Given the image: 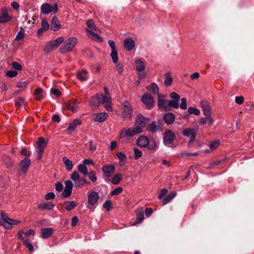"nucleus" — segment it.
Returning <instances> with one entry per match:
<instances>
[{"mask_svg":"<svg viewBox=\"0 0 254 254\" xmlns=\"http://www.w3.org/2000/svg\"><path fill=\"white\" fill-rule=\"evenodd\" d=\"M104 92L107 95H109V92H108V89L106 87L104 88ZM96 98L98 101V106L100 104L103 105L105 109L109 112L113 110V108L111 106L112 99L110 96H105L104 95H96L95 97H92V100H95Z\"/></svg>","mask_w":254,"mask_h":254,"instance_id":"obj_1","label":"nucleus"},{"mask_svg":"<svg viewBox=\"0 0 254 254\" xmlns=\"http://www.w3.org/2000/svg\"><path fill=\"white\" fill-rule=\"evenodd\" d=\"M77 44V39L71 37L64 42L62 46L60 49V52L62 54H65L72 50Z\"/></svg>","mask_w":254,"mask_h":254,"instance_id":"obj_2","label":"nucleus"},{"mask_svg":"<svg viewBox=\"0 0 254 254\" xmlns=\"http://www.w3.org/2000/svg\"><path fill=\"white\" fill-rule=\"evenodd\" d=\"M149 121L150 119L149 118H145L141 114L137 116L134 127L138 133L142 131L143 128Z\"/></svg>","mask_w":254,"mask_h":254,"instance_id":"obj_3","label":"nucleus"},{"mask_svg":"<svg viewBox=\"0 0 254 254\" xmlns=\"http://www.w3.org/2000/svg\"><path fill=\"white\" fill-rule=\"evenodd\" d=\"M1 220L0 225L3 226L6 229H11L13 225H17L20 221L16 220H13L8 217L3 212H1Z\"/></svg>","mask_w":254,"mask_h":254,"instance_id":"obj_4","label":"nucleus"},{"mask_svg":"<svg viewBox=\"0 0 254 254\" xmlns=\"http://www.w3.org/2000/svg\"><path fill=\"white\" fill-rule=\"evenodd\" d=\"M135 68L137 71L139 78L143 79L146 76V74L145 71V64L143 61L140 59L135 60L134 61Z\"/></svg>","mask_w":254,"mask_h":254,"instance_id":"obj_5","label":"nucleus"},{"mask_svg":"<svg viewBox=\"0 0 254 254\" xmlns=\"http://www.w3.org/2000/svg\"><path fill=\"white\" fill-rule=\"evenodd\" d=\"M70 179L74 183V186L76 188L89 183L85 179L80 178L78 173L76 171H74L71 174Z\"/></svg>","mask_w":254,"mask_h":254,"instance_id":"obj_6","label":"nucleus"},{"mask_svg":"<svg viewBox=\"0 0 254 254\" xmlns=\"http://www.w3.org/2000/svg\"><path fill=\"white\" fill-rule=\"evenodd\" d=\"M48 141L45 140L43 137H40L37 142V159L40 160L42 158V154L47 146Z\"/></svg>","mask_w":254,"mask_h":254,"instance_id":"obj_7","label":"nucleus"},{"mask_svg":"<svg viewBox=\"0 0 254 254\" xmlns=\"http://www.w3.org/2000/svg\"><path fill=\"white\" fill-rule=\"evenodd\" d=\"M124 110L123 111L122 117L125 119H130L132 117L133 111L130 104L126 101H124L123 103Z\"/></svg>","mask_w":254,"mask_h":254,"instance_id":"obj_8","label":"nucleus"},{"mask_svg":"<svg viewBox=\"0 0 254 254\" xmlns=\"http://www.w3.org/2000/svg\"><path fill=\"white\" fill-rule=\"evenodd\" d=\"M41 10L45 14H48L51 12L55 13L58 10V6L57 3L52 5L49 3H45L41 5Z\"/></svg>","mask_w":254,"mask_h":254,"instance_id":"obj_9","label":"nucleus"},{"mask_svg":"<svg viewBox=\"0 0 254 254\" xmlns=\"http://www.w3.org/2000/svg\"><path fill=\"white\" fill-rule=\"evenodd\" d=\"M137 134L139 133L134 127H124L121 130L119 137L121 139L127 137H132Z\"/></svg>","mask_w":254,"mask_h":254,"instance_id":"obj_10","label":"nucleus"},{"mask_svg":"<svg viewBox=\"0 0 254 254\" xmlns=\"http://www.w3.org/2000/svg\"><path fill=\"white\" fill-rule=\"evenodd\" d=\"M197 130L193 128H187L183 130V134L186 137H190V140L188 142V145L190 146L194 142Z\"/></svg>","mask_w":254,"mask_h":254,"instance_id":"obj_11","label":"nucleus"},{"mask_svg":"<svg viewBox=\"0 0 254 254\" xmlns=\"http://www.w3.org/2000/svg\"><path fill=\"white\" fill-rule=\"evenodd\" d=\"M64 41V38L63 37L58 38L55 40L51 41L46 46L45 50L50 52L58 47Z\"/></svg>","mask_w":254,"mask_h":254,"instance_id":"obj_12","label":"nucleus"},{"mask_svg":"<svg viewBox=\"0 0 254 254\" xmlns=\"http://www.w3.org/2000/svg\"><path fill=\"white\" fill-rule=\"evenodd\" d=\"M65 188L61 193V196L63 197H67L70 195L72 193L73 184L71 181L66 180L64 182Z\"/></svg>","mask_w":254,"mask_h":254,"instance_id":"obj_13","label":"nucleus"},{"mask_svg":"<svg viewBox=\"0 0 254 254\" xmlns=\"http://www.w3.org/2000/svg\"><path fill=\"white\" fill-rule=\"evenodd\" d=\"M175 133L170 130H166L164 134L163 142L165 145H170L175 138Z\"/></svg>","mask_w":254,"mask_h":254,"instance_id":"obj_14","label":"nucleus"},{"mask_svg":"<svg viewBox=\"0 0 254 254\" xmlns=\"http://www.w3.org/2000/svg\"><path fill=\"white\" fill-rule=\"evenodd\" d=\"M115 167L113 165H107L103 166L102 171L104 175L107 177H110L114 173Z\"/></svg>","mask_w":254,"mask_h":254,"instance_id":"obj_15","label":"nucleus"},{"mask_svg":"<svg viewBox=\"0 0 254 254\" xmlns=\"http://www.w3.org/2000/svg\"><path fill=\"white\" fill-rule=\"evenodd\" d=\"M30 164V160L29 159L26 158L24 160H22L19 165V173H26L28 169Z\"/></svg>","mask_w":254,"mask_h":254,"instance_id":"obj_16","label":"nucleus"},{"mask_svg":"<svg viewBox=\"0 0 254 254\" xmlns=\"http://www.w3.org/2000/svg\"><path fill=\"white\" fill-rule=\"evenodd\" d=\"M166 96H163V98L162 96L158 94V106L160 109L161 110H168V100H166L164 98Z\"/></svg>","mask_w":254,"mask_h":254,"instance_id":"obj_17","label":"nucleus"},{"mask_svg":"<svg viewBox=\"0 0 254 254\" xmlns=\"http://www.w3.org/2000/svg\"><path fill=\"white\" fill-rule=\"evenodd\" d=\"M99 199V194L95 191H92L89 194L88 196V203L93 206L96 204Z\"/></svg>","mask_w":254,"mask_h":254,"instance_id":"obj_18","label":"nucleus"},{"mask_svg":"<svg viewBox=\"0 0 254 254\" xmlns=\"http://www.w3.org/2000/svg\"><path fill=\"white\" fill-rule=\"evenodd\" d=\"M141 101L148 108L153 105V99L152 97L149 94H144L141 99Z\"/></svg>","mask_w":254,"mask_h":254,"instance_id":"obj_19","label":"nucleus"},{"mask_svg":"<svg viewBox=\"0 0 254 254\" xmlns=\"http://www.w3.org/2000/svg\"><path fill=\"white\" fill-rule=\"evenodd\" d=\"M149 140L145 136H140L136 140V144L141 147H145L149 145Z\"/></svg>","mask_w":254,"mask_h":254,"instance_id":"obj_20","label":"nucleus"},{"mask_svg":"<svg viewBox=\"0 0 254 254\" xmlns=\"http://www.w3.org/2000/svg\"><path fill=\"white\" fill-rule=\"evenodd\" d=\"M200 106L203 110V112L205 116H209L211 115L210 106L209 103L207 101H201L200 102Z\"/></svg>","mask_w":254,"mask_h":254,"instance_id":"obj_21","label":"nucleus"},{"mask_svg":"<svg viewBox=\"0 0 254 254\" xmlns=\"http://www.w3.org/2000/svg\"><path fill=\"white\" fill-rule=\"evenodd\" d=\"M94 120L99 123L104 122L108 117V114L105 112H101L94 114Z\"/></svg>","mask_w":254,"mask_h":254,"instance_id":"obj_22","label":"nucleus"},{"mask_svg":"<svg viewBox=\"0 0 254 254\" xmlns=\"http://www.w3.org/2000/svg\"><path fill=\"white\" fill-rule=\"evenodd\" d=\"M86 32L88 33L87 36L91 38L92 39L98 42H102L103 41V39L101 37H100L99 35L96 33L93 32V31L91 30H89L88 29H86Z\"/></svg>","mask_w":254,"mask_h":254,"instance_id":"obj_23","label":"nucleus"},{"mask_svg":"<svg viewBox=\"0 0 254 254\" xmlns=\"http://www.w3.org/2000/svg\"><path fill=\"white\" fill-rule=\"evenodd\" d=\"M53 233V229L51 228H43L41 229V237L44 239L50 237Z\"/></svg>","mask_w":254,"mask_h":254,"instance_id":"obj_24","label":"nucleus"},{"mask_svg":"<svg viewBox=\"0 0 254 254\" xmlns=\"http://www.w3.org/2000/svg\"><path fill=\"white\" fill-rule=\"evenodd\" d=\"M124 43L125 49L128 51H131L135 45L133 40L130 38L126 39Z\"/></svg>","mask_w":254,"mask_h":254,"instance_id":"obj_25","label":"nucleus"},{"mask_svg":"<svg viewBox=\"0 0 254 254\" xmlns=\"http://www.w3.org/2000/svg\"><path fill=\"white\" fill-rule=\"evenodd\" d=\"M160 123L158 122H153L147 127V129L151 132H156L160 128Z\"/></svg>","mask_w":254,"mask_h":254,"instance_id":"obj_26","label":"nucleus"},{"mask_svg":"<svg viewBox=\"0 0 254 254\" xmlns=\"http://www.w3.org/2000/svg\"><path fill=\"white\" fill-rule=\"evenodd\" d=\"M77 205V203L74 201H66L64 202L63 206L65 208V209L67 211H70L75 208Z\"/></svg>","mask_w":254,"mask_h":254,"instance_id":"obj_27","label":"nucleus"},{"mask_svg":"<svg viewBox=\"0 0 254 254\" xmlns=\"http://www.w3.org/2000/svg\"><path fill=\"white\" fill-rule=\"evenodd\" d=\"M61 27L60 21L57 17L54 16L52 17L51 23V29L53 31H56Z\"/></svg>","mask_w":254,"mask_h":254,"instance_id":"obj_28","label":"nucleus"},{"mask_svg":"<svg viewBox=\"0 0 254 254\" xmlns=\"http://www.w3.org/2000/svg\"><path fill=\"white\" fill-rule=\"evenodd\" d=\"M205 116L206 117L205 118H201L199 120L198 123L200 125H204L205 124H208L209 125H211L214 122L213 118L211 115Z\"/></svg>","mask_w":254,"mask_h":254,"instance_id":"obj_29","label":"nucleus"},{"mask_svg":"<svg viewBox=\"0 0 254 254\" xmlns=\"http://www.w3.org/2000/svg\"><path fill=\"white\" fill-rule=\"evenodd\" d=\"M55 206V204L52 202H47L40 204L38 205V208L44 210L45 209L51 210Z\"/></svg>","mask_w":254,"mask_h":254,"instance_id":"obj_30","label":"nucleus"},{"mask_svg":"<svg viewBox=\"0 0 254 254\" xmlns=\"http://www.w3.org/2000/svg\"><path fill=\"white\" fill-rule=\"evenodd\" d=\"M88 76V72L85 69H82L77 73V77L80 81H83L87 80Z\"/></svg>","mask_w":254,"mask_h":254,"instance_id":"obj_31","label":"nucleus"},{"mask_svg":"<svg viewBox=\"0 0 254 254\" xmlns=\"http://www.w3.org/2000/svg\"><path fill=\"white\" fill-rule=\"evenodd\" d=\"M164 120L167 124H171L175 121V116L171 113H166L164 115Z\"/></svg>","mask_w":254,"mask_h":254,"instance_id":"obj_32","label":"nucleus"},{"mask_svg":"<svg viewBox=\"0 0 254 254\" xmlns=\"http://www.w3.org/2000/svg\"><path fill=\"white\" fill-rule=\"evenodd\" d=\"M63 161L66 170L68 171H70L73 168L72 162L66 157L63 158Z\"/></svg>","mask_w":254,"mask_h":254,"instance_id":"obj_33","label":"nucleus"},{"mask_svg":"<svg viewBox=\"0 0 254 254\" xmlns=\"http://www.w3.org/2000/svg\"><path fill=\"white\" fill-rule=\"evenodd\" d=\"M117 156L120 160L119 165L122 166H124L127 161V157L126 155L122 152H119L117 153Z\"/></svg>","mask_w":254,"mask_h":254,"instance_id":"obj_34","label":"nucleus"},{"mask_svg":"<svg viewBox=\"0 0 254 254\" xmlns=\"http://www.w3.org/2000/svg\"><path fill=\"white\" fill-rule=\"evenodd\" d=\"M176 192L175 191H171L168 195H167L163 200L162 203L163 205H166L176 196Z\"/></svg>","mask_w":254,"mask_h":254,"instance_id":"obj_35","label":"nucleus"},{"mask_svg":"<svg viewBox=\"0 0 254 254\" xmlns=\"http://www.w3.org/2000/svg\"><path fill=\"white\" fill-rule=\"evenodd\" d=\"M146 88L148 91L151 92L154 94H157L158 95L159 88L157 85L156 83H152L150 85L147 86Z\"/></svg>","mask_w":254,"mask_h":254,"instance_id":"obj_36","label":"nucleus"},{"mask_svg":"<svg viewBox=\"0 0 254 254\" xmlns=\"http://www.w3.org/2000/svg\"><path fill=\"white\" fill-rule=\"evenodd\" d=\"M87 26L88 27L89 30L91 31H94L96 32H99L100 30L97 27H96L94 24V21L92 19H89L86 22Z\"/></svg>","mask_w":254,"mask_h":254,"instance_id":"obj_37","label":"nucleus"},{"mask_svg":"<svg viewBox=\"0 0 254 254\" xmlns=\"http://www.w3.org/2000/svg\"><path fill=\"white\" fill-rule=\"evenodd\" d=\"M81 124V121L79 119L74 120L71 123H70L68 127V129L69 130H73L78 125Z\"/></svg>","mask_w":254,"mask_h":254,"instance_id":"obj_38","label":"nucleus"},{"mask_svg":"<svg viewBox=\"0 0 254 254\" xmlns=\"http://www.w3.org/2000/svg\"><path fill=\"white\" fill-rule=\"evenodd\" d=\"M173 78L170 72H167L165 74V79L164 80V84L167 86H170L172 84Z\"/></svg>","mask_w":254,"mask_h":254,"instance_id":"obj_39","label":"nucleus"},{"mask_svg":"<svg viewBox=\"0 0 254 254\" xmlns=\"http://www.w3.org/2000/svg\"><path fill=\"white\" fill-rule=\"evenodd\" d=\"M78 171L82 173L83 175L86 176L88 175V171L87 167L85 166L84 165L80 164L77 166Z\"/></svg>","mask_w":254,"mask_h":254,"instance_id":"obj_40","label":"nucleus"},{"mask_svg":"<svg viewBox=\"0 0 254 254\" xmlns=\"http://www.w3.org/2000/svg\"><path fill=\"white\" fill-rule=\"evenodd\" d=\"M43 90L41 88H37L35 90L34 94L37 100H41L43 98Z\"/></svg>","mask_w":254,"mask_h":254,"instance_id":"obj_41","label":"nucleus"},{"mask_svg":"<svg viewBox=\"0 0 254 254\" xmlns=\"http://www.w3.org/2000/svg\"><path fill=\"white\" fill-rule=\"evenodd\" d=\"M123 178V176L121 174L118 173L114 176L112 180H111V183L114 185H117L119 183L120 181Z\"/></svg>","mask_w":254,"mask_h":254,"instance_id":"obj_42","label":"nucleus"},{"mask_svg":"<svg viewBox=\"0 0 254 254\" xmlns=\"http://www.w3.org/2000/svg\"><path fill=\"white\" fill-rule=\"evenodd\" d=\"M10 20L11 17L8 14H2L0 16V23H5Z\"/></svg>","mask_w":254,"mask_h":254,"instance_id":"obj_43","label":"nucleus"},{"mask_svg":"<svg viewBox=\"0 0 254 254\" xmlns=\"http://www.w3.org/2000/svg\"><path fill=\"white\" fill-rule=\"evenodd\" d=\"M25 37V31L22 28H21L19 31L18 32L17 34L16 35L14 40L15 41H18L21 39H22Z\"/></svg>","mask_w":254,"mask_h":254,"instance_id":"obj_44","label":"nucleus"},{"mask_svg":"<svg viewBox=\"0 0 254 254\" xmlns=\"http://www.w3.org/2000/svg\"><path fill=\"white\" fill-rule=\"evenodd\" d=\"M110 56L112 58V62L114 64H117L118 61V55L117 50L111 51Z\"/></svg>","mask_w":254,"mask_h":254,"instance_id":"obj_45","label":"nucleus"},{"mask_svg":"<svg viewBox=\"0 0 254 254\" xmlns=\"http://www.w3.org/2000/svg\"><path fill=\"white\" fill-rule=\"evenodd\" d=\"M96 172L95 171L92 170L89 173H88V176L89 179L92 182H96L97 181V178L96 176Z\"/></svg>","mask_w":254,"mask_h":254,"instance_id":"obj_46","label":"nucleus"},{"mask_svg":"<svg viewBox=\"0 0 254 254\" xmlns=\"http://www.w3.org/2000/svg\"><path fill=\"white\" fill-rule=\"evenodd\" d=\"M75 101L68 103L67 105V109L73 112H76L77 110V107L75 105Z\"/></svg>","mask_w":254,"mask_h":254,"instance_id":"obj_47","label":"nucleus"},{"mask_svg":"<svg viewBox=\"0 0 254 254\" xmlns=\"http://www.w3.org/2000/svg\"><path fill=\"white\" fill-rule=\"evenodd\" d=\"M179 107V102L175 100H168V109L170 107L177 109Z\"/></svg>","mask_w":254,"mask_h":254,"instance_id":"obj_48","label":"nucleus"},{"mask_svg":"<svg viewBox=\"0 0 254 254\" xmlns=\"http://www.w3.org/2000/svg\"><path fill=\"white\" fill-rule=\"evenodd\" d=\"M188 111L189 114H194L197 116L199 115L200 113V111L198 109L194 107H189L188 108Z\"/></svg>","mask_w":254,"mask_h":254,"instance_id":"obj_49","label":"nucleus"},{"mask_svg":"<svg viewBox=\"0 0 254 254\" xmlns=\"http://www.w3.org/2000/svg\"><path fill=\"white\" fill-rule=\"evenodd\" d=\"M219 144L220 141L219 140H216L211 142L209 145V147L211 151H213L214 149H216L219 146Z\"/></svg>","mask_w":254,"mask_h":254,"instance_id":"obj_50","label":"nucleus"},{"mask_svg":"<svg viewBox=\"0 0 254 254\" xmlns=\"http://www.w3.org/2000/svg\"><path fill=\"white\" fill-rule=\"evenodd\" d=\"M103 207L108 211L111 210L112 208V204L111 200H107L103 204Z\"/></svg>","mask_w":254,"mask_h":254,"instance_id":"obj_51","label":"nucleus"},{"mask_svg":"<svg viewBox=\"0 0 254 254\" xmlns=\"http://www.w3.org/2000/svg\"><path fill=\"white\" fill-rule=\"evenodd\" d=\"M144 213L142 211L137 213L136 214V222L139 223L144 219Z\"/></svg>","mask_w":254,"mask_h":254,"instance_id":"obj_52","label":"nucleus"},{"mask_svg":"<svg viewBox=\"0 0 254 254\" xmlns=\"http://www.w3.org/2000/svg\"><path fill=\"white\" fill-rule=\"evenodd\" d=\"M147 146L149 149L154 150L157 147V143L155 140H152L149 142Z\"/></svg>","mask_w":254,"mask_h":254,"instance_id":"obj_53","label":"nucleus"},{"mask_svg":"<svg viewBox=\"0 0 254 254\" xmlns=\"http://www.w3.org/2000/svg\"><path fill=\"white\" fill-rule=\"evenodd\" d=\"M116 70L119 74H122L123 72V65L121 63H117L115 65Z\"/></svg>","mask_w":254,"mask_h":254,"instance_id":"obj_54","label":"nucleus"},{"mask_svg":"<svg viewBox=\"0 0 254 254\" xmlns=\"http://www.w3.org/2000/svg\"><path fill=\"white\" fill-rule=\"evenodd\" d=\"M181 109L183 110H186L187 108V99L185 98H183L181 99V103L179 106Z\"/></svg>","mask_w":254,"mask_h":254,"instance_id":"obj_55","label":"nucleus"},{"mask_svg":"<svg viewBox=\"0 0 254 254\" xmlns=\"http://www.w3.org/2000/svg\"><path fill=\"white\" fill-rule=\"evenodd\" d=\"M29 84L28 80H25L24 81H20L17 84V87L21 88H24Z\"/></svg>","mask_w":254,"mask_h":254,"instance_id":"obj_56","label":"nucleus"},{"mask_svg":"<svg viewBox=\"0 0 254 254\" xmlns=\"http://www.w3.org/2000/svg\"><path fill=\"white\" fill-rule=\"evenodd\" d=\"M170 96L171 98H172L173 99V100L177 101L178 102H179L180 99V95L179 94H178L177 93L174 92H172L170 94Z\"/></svg>","mask_w":254,"mask_h":254,"instance_id":"obj_57","label":"nucleus"},{"mask_svg":"<svg viewBox=\"0 0 254 254\" xmlns=\"http://www.w3.org/2000/svg\"><path fill=\"white\" fill-rule=\"evenodd\" d=\"M24 105V100L22 97H19L16 101H15V106L16 107H20L22 105Z\"/></svg>","mask_w":254,"mask_h":254,"instance_id":"obj_58","label":"nucleus"},{"mask_svg":"<svg viewBox=\"0 0 254 254\" xmlns=\"http://www.w3.org/2000/svg\"><path fill=\"white\" fill-rule=\"evenodd\" d=\"M24 244L26 248H27L30 252L33 250V246L31 244H30L29 240H25L24 242Z\"/></svg>","mask_w":254,"mask_h":254,"instance_id":"obj_59","label":"nucleus"},{"mask_svg":"<svg viewBox=\"0 0 254 254\" xmlns=\"http://www.w3.org/2000/svg\"><path fill=\"white\" fill-rule=\"evenodd\" d=\"M123 189L122 187H118L115 190H114L113 191H111V194L112 195H115L119 194L122 191Z\"/></svg>","mask_w":254,"mask_h":254,"instance_id":"obj_60","label":"nucleus"},{"mask_svg":"<svg viewBox=\"0 0 254 254\" xmlns=\"http://www.w3.org/2000/svg\"><path fill=\"white\" fill-rule=\"evenodd\" d=\"M133 151L135 159H137L141 157L142 152L140 150L137 148H134Z\"/></svg>","mask_w":254,"mask_h":254,"instance_id":"obj_61","label":"nucleus"},{"mask_svg":"<svg viewBox=\"0 0 254 254\" xmlns=\"http://www.w3.org/2000/svg\"><path fill=\"white\" fill-rule=\"evenodd\" d=\"M6 75L9 77H14L17 76L18 72L15 70H8L6 72Z\"/></svg>","mask_w":254,"mask_h":254,"instance_id":"obj_62","label":"nucleus"},{"mask_svg":"<svg viewBox=\"0 0 254 254\" xmlns=\"http://www.w3.org/2000/svg\"><path fill=\"white\" fill-rule=\"evenodd\" d=\"M88 148L90 151H94L96 149V146L92 140H90L88 143Z\"/></svg>","mask_w":254,"mask_h":254,"instance_id":"obj_63","label":"nucleus"},{"mask_svg":"<svg viewBox=\"0 0 254 254\" xmlns=\"http://www.w3.org/2000/svg\"><path fill=\"white\" fill-rule=\"evenodd\" d=\"M41 28L45 31L48 30L49 28V24L48 22L45 20H42L41 22Z\"/></svg>","mask_w":254,"mask_h":254,"instance_id":"obj_64","label":"nucleus"}]
</instances>
